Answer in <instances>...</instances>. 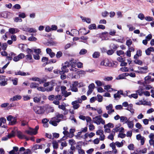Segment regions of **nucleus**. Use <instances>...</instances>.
I'll return each mask as SVG.
<instances>
[{"instance_id":"nucleus-20","label":"nucleus","mask_w":154,"mask_h":154,"mask_svg":"<svg viewBox=\"0 0 154 154\" xmlns=\"http://www.w3.org/2000/svg\"><path fill=\"white\" fill-rule=\"evenodd\" d=\"M7 79L4 78H2L1 79V82L0 85L2 86H5L7 84Z\"/></svg>"},{"instance_id":"nucleus-21","label":"nucleus","mask_w":154,"mask_h":154,"mask_svg":"<svg viewBox=\"0 0 154 154\" xmlns=\"http://www.w3.org/2000/svg\"><path fill=\"white\" fill-rule=\"evenodd\" d=\"M124 141L122 140L121 142L119 141H116L115 142V144L117 147H122L124 144Z\"/></svg>"},{"instance_id":"nucleus-57","label":"nucleus","mask_w":154,"mask_h":154,"mask_svg":"<svg viewBox=\"0 0 154 154\" xmlns=\"http://www.w3.org/2000/svg\"><path fill=\"white\" fill-rule=\"evenodd\" d=\"M138 17L141 20H143L144 18H145L143 14L142 13L139 14L138 16Z\"/></svg>"},{"instance_id":"nucleus-25","label":"nucleus","mask_w":154,"mask_h":154,"mask_svg":"<svg viewBox=\"0 0 154 154\" xmlns=\"http://www.w3.org/2000/svg\"><path fill=\"white\" fill-rule=\"evenodd\" d=\"M39 86V84L35 82H32L30 84V87L31 88H37Z\"/></svg>"},{"instance_id":"nucleus-45","label":"nucleus","mask_w":154,"mask_h":154,"mask_svg":"<svg viewBox=\"0 0 154 154\" xmlns=\"http://www.w3.org/2000/svg\"><path fill=\"white\" fill-rule=\"evenodd\" d=\"M128 147L129 150H133L134 149V145L133 144H130L128 146Z\"/></svg>"},{"instance_id":"nucleus-64","label":"nucleus","mask_w":154,"mask_h":154,"mask_svg":"<svg viewBox=\"0 0 154 154\" xmlns=\"http://www.w3.org/2000/svg\"><path fill=\"white\" fill-rule=\"evenodd\" d=\"M89 130H90L91 131H93L95 127L92 124H91L89 125Z\"/></svg>"},{"instance_id":"nucleus-42","label":"nucleus","mask_w":154,"mask_h":154,"mask_svg":"<svg viewBox=\"0 0 154 154\" xmlns=\"http://www.w3.org/2000/svg\"><path fill=\"white\" fill-rule=\"evenodd\" d=\"M128 68L126 67H122L120 69V70L122 72H128L129 71Z\"/></svg>"},{"instance_id":"nucleus-28","label":"nucleus","mask_w":154,"mask_h":154,"mask_svg":"<svg viewBox=\"0 0 154 154\" xmlns=\"http://www.w3.org/2000/svg\"><path fill=\"white\" fill-rule=\"evenodd\" d=\"M43 146H44V145H39L38 144H36L34 146V148L35 149H42Z\"/></svg>"},{"instance_id":"nucleus-17","label":"nucleus","mask_w":154,"mask_h":154,"mask_svg":"<svg viewBox=\"0 0 154 154\" xmlns=\"http://www.w3.org/2000/svg\"><path fill=\"white\" fill-rule=\"evenodd\" d=\"M19 31V30L17 28H10L9 29V32L12 34L17 33Z\"/></svg>"},{"instance_id":"nucleus-61","label":"nucleus","mask_w":154,"mask_h":154,"mask_svg":"<svg viewBox=\"0 0 154 154\" xmlns=\"http://www.w3.org/2000/svg\"><path fill=\"white\" fill-rule=\"evenodd\" d=\"M62 53L61 52L59 51L57 53V54H56V57L57 58H60L61 56H62Z\"/></svg>"},{"instance_id":"nucleus-40","label":"nucleus","mask_w":154,"mask_h":154,"mask_svg":"<svg viewBox=\"0 0 154 154\" xmlns=\"http://www.w3.org/2000/svg\"><path fill=\"white\" fill-rule=\"evenodd\" d=\"M95 83L98 86H101L103 84L102 82L98 80H96L95 82Z\"/></svg>"},{"instance_id":"nucleus-55","label":"nucleus","mask_w":154,"mask_h":154,"mask_svg":"<svg viewBox=\"0 0 154 154\" xmlns=\"http://www.w3.org/2000/svg\"><path fill=\"white\" fill-rule=\"evenodd\" d=\"M135 127L136 128L139 129H140L142 128V125L139 122H137L136 124Z\"/></svg>"},{"instance_id":"nucleus-27","label":"nucleus","mask_w":154,"mask_h":154,"mask_svg":"<svg viewBox=\"0 0 154 154\" xmlns=\"http://www.w3.org/2000/svg\"><path fill=\"white\" fill-rule=\"evenodd\" d=\"M96 134L99 136V137L102 135H104L103 131L102 130H98L96 132Z\"/></svg>"},{"instance_id":"nucleus-39","label":"nucleus","mask_w":154,"mask_h":154,"mask_svg":"<svg viewBox=\"0 0 154 154\" xmlns=\"http://www.w3.org/2000/svg\"><path fill=\"white\" fill-rule=\"evenodd\" d=\"M15 132L13 131H12L11 133L9 134L8 135V136L9 137V138H11L12 137H14L15 136Z\"/></svg>"},{"instance_id":"nucleus-5","label":"nucleus","mask_w":154,"mask_h":154,"mask_svg":"<svg viewBox=\"0 0 154 154\" xmlns=\"http://www.w3.org/2000/svg\"><path fill=\"white\" fill-rule=\"evenodd\" d=\"M37 89L38 90L42 92H45L46 91H52L53 89V86H51L45 88L42 87L38 86Z\"/></svg>"},{"instance_id":"nucleus-1","label":"nucleus","mask_w":154,"mask_h":154,"mask_svg":"<svg viewBox=\"0 0 154 154\" xmlns=\"http://www.w3.org/2000/svg\"><path fill=\"white\" fill-rule=\"evenodd\" d=\"M93 122L97 125H99L101 123L103 125L105 124V120L101 118L100 116H97L93 118Z\"/></svg>"},{"instance_id":"nucleus-48","label":"nucleus","mask_w":154,"mask_h":154,"mask_svg":"<svg viewBox=\"0 0 154 154\" xmlns=\"http://www.w3.org/2000/svg\"><path fill=\"white\" fill-rule=\"evenodd\" d=\"M21 125L24 126L27 125L28 122L24 120H21Z\"/></svg>"},{"instance_id":"nucleus-4","label":"nucleus","mask_w":154,"mask_h":154,"mask_svg":"<svg viewBox=\"0 0 154 154\" xmlns=\"http://www.w3.org/2000/svg\"><path fill=\"white\" fill-rule=\"evenodd\" d=\"M34 110L36 113L39 114H43L45 112L44 108L41 106H35L34 107Z\"/></svg>"},{"instance_id":"nucleus-38","label":"nucleus","mask_w":154,"mask_h":154,"mask_svg":"<svg viewBox=\"0 0 154 154\" xmlns=\"http://www.w3.org/2000/svg\"><path fill=\"white\" fill-rule=\"evenodd\" d=\"M104 128H105L104 131L105 132L110 133L111 132L110 128L104 125Z\"/></svg>"},{"instance_id":"nucleus-8","label":"nucleus","mask_w":154,"mask_h":154,"mask_svg":"<svg viewBox=\"0 0 154 154\" xmlns=\"http://www.w3.org/2000/svg\"><path fill=\"white\" fill-rule=\"evenodd\" d=\"M106 109L108 110L107 113L110 115L114 112V110L112 109L113 106L112 104H110L109 105L106 106Z\"/></svg>"},{"instance_id":"nucleus-23","label":"nucleus","mask_w":154,"mask_h":154,"mask_svg":"<svg viewBox=\"0 0 154 154\" xmlns=\"http://www.w3.org/2000/svg\"><path fill=\"white\" fill-rule=\"evenodd\" d=\"M66 67H64V66L63 65V66L61 68V72L62 74H63L65 72H68L69 70Z\"/></svg>"},{"instance_id":"nucleus-51","label":"nucleus","mask_w":154,"mask_h":154,"mask_svg":"<svg viewBox=\"0 0 154 154\" xmlns=\"http://www.w3.org/2000/svg\"><path fill=\"white\" fill-rule=\"evenodd\" d=\"M70 65L72 67H74L75 66L76 62L75 61L71 60L70 61Z\"/></svg>"},{"instance_id":"nucleus-35","label":"nucleus","mask_w":154,"mask_h":154,"mask_svg":"<svg viewBox=\"0 0 154 154\" xmlns=\"http://www.w3.org/2000/svg\"><path fill=\"white\" fill-rule=\"evenodd\" d=\"M69 144L71 146H73L75 144V141L73 139H71L68 140Z\"/></svg>"},{"instance_id":"nucleus-10","label":"nucleus","mask_w":154,"mask_h":154,"mask_svg":"<svg viewBox=\"0 0 154 154\" xmlns=\"http://www.w3.org/2000/svg\"><path fill=\"white\" fill-rule=\"evenodd\" d=\"M17 137L20 139H23V138H25L27 140H29V139L27 137L24 135L22 132L20 131H18L17 134Z\"/></svg>"},{"instance_id":"nucleus-34","label":"nucleus","mask_w":154,"mask_h":154,"mask_svg":"<svg viewBox=\"0 0 154 154\" xmlns=\"http://www.w3.org/2000/svg\"><path fill=\"white\" fill-rule=\"evenodd\" d=\"M149 137L150 139L149 142L154 140V133H151L149 136Z\"/></svg>"},{"instance_id":"nucleus-22","label":"nucleus","mask_w":154,"mask_h":154,"mask_svg":"<svg viewBox=\"0 0 154 154\" xmlns=\"http://www.w3.org/2000/svg\"><path fill=\"white\" fill-rule=\"evenodd\" d=\"M83 22H86L88 23H90L91 22V20L90 19L88 18H86L85 17L81 16L80 17Z\"/></svg>"},{"instance_id":"nucleus-63","label":"nucleus","mask_w":154,"mask_h":154,"mask_svg":"<svg viewBox=\"0 0 154 154\" xmlns=\"http://www.w3.org/2000/svg\"><path fill=\"white\" fill-rule=\"evenodd\" d=\"M120 127H116L114 128L112 130V131L114 133L119 131Z\"/></svg>"},{"instance_id":"nucleus-46","label":"nucleus","mask_w":154,"mask_h":154,"mask_svg":"<svg viewBox=\"0 0 154 154\" xmlns=\"http://www.w3.org/2000/svg\"><path fill=\"white\" fill-rule=\"evenodd\" d=\"M13 8H15L17 9H19L21 8L20 5L18 4H16L14 5L12 7Z\"/></svg>"},{"instance_id":"nucleus-3","label":"nucleus","mask_w":154,"mask_h":154,"mask_svg":"<svg viewBox=\"0 0 154 154\" xmlns=\"http://www.w3.org/2000/svg\"><path fill=\"white\" fill-rule=\"evenodd\" d=\"M7 120L9 122V124L11 125H13L17 122V119L11 115L9 116L7 118Z\"/></svg>"},{"instance_id":"nucleus-36","label":"nucleus","mask_w":154,"mask_h":154,"mask_svg":"<svg viewBox=\"0 0 154 154\" xmlns=\"http://www.w3.org/2000/svg\"><path fill=\"white\" fill-rule=\"evenodd\" d=\"M100 56V53L98 52H95L92 55L93 57L94 58H97L98 57Z\"/></svg>"},{"instance_id":"nucleus-18","label":"nucleus","mask_w":154,"mask_h":154,"mask_svg":"<svg viewBox=\"0 0 154 154\" xmlns=\"http://www.w3.org/2000/svg\"><path fill=\"white\" fill-rule=\"evenodd\" d=\"M22 98L21 96L20 95H16L13 97V98H11L10 99L11 101H15L18 100H20Z\"/></svg>"},{"instance_id":"nucleus-37","label":"nucleus","mask_w":154,"mask_h":154,"mask_svg":"<svg viewBox=\"0 0 154 154\" xmlns=\"http://www.w3.org/2000/svg\"><path fill=\"white\" fill-rule=\"evenodd\" d=\"M149 120L146 119H143L142 120L143 124L145 125H146L149 124Z\"/></svg>"},{"instance_id":"nucleus-44","label":"nucleus","mask_w":154,"mask_h":154,"mask_svg":"<svg viewBox=\"0 0 154 154\" xmlns=\"http://www.w3.org/2000/svg\"><path fill=\"white\" fill-rule=\"evenodd\" d=\"M95 87V85L94 83H92L90 84L88 86V89H90L93 90Z\"/></svg>"},{"instance_id":"nucleus-54","label":"nucleus","mask_w":154,"mask_h":154,"mask_svg":"<svg viewBox=\"0 0 154 154\" xmlns=\"http://www.w3.org/2000/svg\"><path fill=\"white\" fill-rule=\"evenodd\" d=\"M87 50H85V49H82L79 52V54L80 55L84 54H85L87 53Z\"/></svg>"},{"instance_id":"nucleus-19","label":"nucleus","mask_w":154,"mask_h":154,"mask_svg":"<svg viewBox=\"0 0 154 154\" xmlns=\"http://www.w3.org/2000/svg\"><path fill=\"white\" fill-rule=\"evenodd\" d=\"M132 106L133 105L132 104H130L128 106L126 109L130 111L131 114H133L134 113V110Z\"/></svg>"},{"instance_id":"nucleus-43","label":"nucleus","mask_w":154,"mask_h":154,"mask_svg":"<svg viewBox=\"0 0 154 154\" xmlns=\"http://www.w3.org/2000/svg\"><path fill=\"white\" fill-rule=\"evenodd\" d=\"M116 54L120 56L121 55L124 54V52L122 50H118L116 51Z\"/></svg>"},{"instance_id":"nucleus-56","label":"nucleus","mask_w":154,"mask_h":154,"mask_svg":"<svg viewBox=\"0 0 154 154\" xmlns=\"http://www.w3.org/2000/svg\"><path fill=\"white\" fill-rule=\"evenodd\" d=\"M116 33V31L115 30L111 29L110 30V32H109V34L110 35H111L112 36H114V35H115Z\"/></svg>"},{"instance_id":"nucleus-24","label":"nucleus","mask_w":154,"mask_h":154,"mask_svg":"<svg viewBox=\"0 0 154 154\" xmlns=\"http://www.w3.org/2000/svg\"><path fill=\"white\" fill-rule=\"evenodd\" d=\"M53 146L54 149H56L58 147V145L57 142L56 141H53L52 142Z\"/></svg>"},{"instance_id":"nucleus-60","label":"nucleus","mask_w":154,"mask_h":154,"mask_svg":"<svg viewBox=\"0 0 154 154\" xmlns=\"http://www.w3.org/2000/svg\"><path fill=\"white\" fill-rule=\"evenodd\" d=\"M129 97L130 98L132 97L136 99L138 97V95L137 94H131V95H129Z\"/></svg>"},{"instance_id":"nucleus-2","label":"nucleus","mask_w":154,"mask_h":154,"mask_svg":"<svg viewBox=\"0 0 154 154\" xmlns=\"http://www.w3.org/2000/svg\"><path fill=\"white\" fill-rule=\"evenodd\" d=\"M27 54L26 55V60L29 62H33L32 55L33 54V51L29 48H27L26 50Z\"/></svg>"},{"instance_id":"nucleus-11","label":"nucleus","mask_w":154,"mask_h":154,"mask_svg":"<svg viewBox=\"0 0 154 154\" xmlns=\"http://www.w3.org/2000/svg\"><path fill=\"white\" fill-rule=\"evenodd\" d=\"M82 146L80 145H77L76 148L78 150L79 154H85L84 150L82 148Z\"/></svg>"},{"instance_id":"nucleus-6","label":"nucleus","mask_w":154,"mask_h":154,"mask_svg":"<svg viewBox=\"0 0 154 154\" xmlns=\"http://www.w3.org/2000/svg\"><path fill=\"white\" fill-rule=\"evenodd\" d=\"M82 102L81 100H77L73 101L72 102V104L73 106V107L74 109H78L80 106V105L78 104L79 103H81Z\"/></svg>"},{"instance_id":"nucleus-31","label":"nucleus","mask_w":154,"mask_h":154,"mask_svg":"<svg viewBox=\"0 0 154 154\" xmlns=\"http://www.w3.org/2000/svg\"><path fill=\"white\" fill-rule=\"evenodd\" d=\"M7 12H3L0 14V17H2L5 18H7Z\"/></svg>"},{"instance_id":"nucleus-26","label":"nucleus","mask_w":154,"mask_h":154,"mask_svg":"<svg viewBox=\"0 0 154 154\" xmlns=\"http://www.w3.org/2000/svg\"><path fill=\"white\" fill-rule=\"evenodd\" d=\"M105 60V64L106 66H111L112 64L111 62L108 59H106Z\"/></svg>"},{"instance_id":"nucleus-29","label":"nucleus","mask_w":154,"mask_h":154,"mask_svg":"<svg viewBox=\"0 0 154 154\" xmlns=\"http://www.w3.org/2000/svg\"><path fill=\"white\" fill-rule=\"evenodd\" d=\"M97 97V98H96V100H97L99 102H101L102 101L103 98L102 96L100 94H97L96 98Z\"/></svg>"},{"instance_id":"nucleus-41","label":"nucleus","mask_w":154,"mask_h":154,"mask_svg":"<svg viewBox=\"0 0 154 154\" xmlns=\"http://www.w3.org/2000/svg\"><path fill=\"white\" fill-rule=\"evenodd\" d=\"M145 19L147 21H150L154 20L153 18L152 17L150 16H147L145 17Z\"/></svg>"},{"instance_id":"nucleus-49","label":"nucleus","mask_w":154,"mask_h":154,"mask_svg":"<svg viewBox=\"0 0 154 154\" xmlns=\"http://www.w3.org/2000/svg\"><path fill=\"white\" fill-rule=\"evenodd\" d=\"M136 92L138 93L140 96L142 95L143 93V90L141 88L137 90Z\"/></svg>"},{"instance_id":"nucleus-12","label":"nucleus","mask_w":154,"mask_h":154,"mask_svg":"<svg viewBox=\"0 0 154 154\" xmlns=\"http://www.w3.org/2000/svg\"><path fill=\"white\" fill-rule=\"evenodd\" d=\"M120 95H124L122 91H118L117 93L114 94V97L116 99H117L118 98L119 99L121 97Z\"/></svg>"},{"instance_id":"nucleus-47","label":"nucleus","mask_w":154,"mask_h":154,"mask_svg":"<svg viewBox=\"0 0 154 154\" xmlns=\"http://www.w3.org/2000/svg\"><path fill=\"white\" fill-rule=\"evenodd\" d=\"M19 17L22 18H24L26 17L25 14L23 12L20 13L19 14Z\"/></svg>"},{"instance_id":"nucleus-9","label":"nucleus","mask_w":154,"mask_h":154,"mask_svg":"<svg viewBox=\"0 0 154 154\" xmlns=\"http://www.w3.org/2000/svg\"><path fill=\"white\" fill-rule=\"evenodd\" d=\"M78 82H75L73 84L72 86H70L71 90L72 91L74 92H77L78 91V89L77 88Z\"/></svg>"},{"instance_id":"nucleus-32","label":"nucleus","mask_w":154,"mask_h":154,"mask_svg":"<svg viewBox=\"0 0 154 154\" xmlns=\"http://www.w3.org/2000/svg\"><path fill=\"white\" fill-rule=\"evenodd\" d=\"M46 111L49 112H53L54 111V108L50 106H48L47 108Z\"/></svg>"},{"instance_id":"nucleus-30","label":"nucleus","mask_w":154,"mask_h":154,"mask_svg":"<svg viewBox=\"0 0 154 154\" xmlns=\"http://www.w3.org/2000/svg\"><path fill=\"white\" fill-rule=\"evenodd\" d=\"M41 98L39 97H35L33 98L34 101L36 103H38L40 100Z\"/></svg>"},{"instance_id":"nucleus-59","label":"nucleus","mask_w":154,"mask_h":154,"mask_svg":"<svg viewBox=\"0 0 154 154\" xmlns=\"http://www.w3.org/2000/svg\"><path fill=\"white\" fill-rule=\"evenodd\" d=\"M134 62L136 64L139 65H141L143 63L142 61L139 60H134Z\"/></svg>"},{"instance_id":"nucleus-58","label":"nucleus","mask_w":154,"mask_h":154,"mask_svg":"<svg viewBox=\"0 0 154 154\" xmlns=\"http://www.w3.org/2000/svg\"><path fill=\"white\" fill-rule=\"evenodd\" d=\"M96 28V26L95 24H91L89 26V28L90 29H94Z\"/></svg>"},{"instance_id":"nucleus-14","label":"nucleus","mask_w":154,"mask_h":154,"mask_svg":"<svg viewBox=\"0 0 154 154\" xmlns=\"http://www.w3.org/2000/svg\"><path fill=\"white\" fill-rule=\"evenodd\" d=\"M126 124H127L128 128L132 129L134 128V123L133 121H130L129 119H128Z\"/></svg>"},{"instance_id":"nucleus-33","label":"nucleus","mask_w":154,"mask_h":154,"mask_svg":"<svg viewBox=\"0 0 154 154\" xmlns=\"http://www.w3.org/2000/svg\"><path fill=\"white\" fill-rule=\"evenodd\" d=\"M63 133L67 137H71L73 136V135H70L69 132L66 131H64L63 132Z\"/></svg>"},{"instance_id":"nucleus-15","label":"nucleus","mask_w":154,"mask_h":154,"mask_svg":"<svg viewBox=\"0 0 154 154\" xmlns=\"http://www.w3.org/2000/svg\"><path fill=\"white\" fill-rule=\"evenodd\" d=\"M15 75H20L21 76H26L29 75V73L28 72H25L21 71H19L15 72Z\"/></svg>"},{"instance_id":"nucleus-16","label":"nucleus","mask_w":154,"mask_h":154,"mask_svg":"<svg viewBox=\"0 0 154 154\" xmlns=\"http://www.w3.org/2000/svg\"><path fill=\"white\" fill-rule=\"evenodd\" d=\"M129 119L125 116H120V122L123 123V124H126Z\"/></svg>"},{"instance_id":"nucleus-13","label":"nucleus","mask_w":154,"mask_h":154,"mask_svg":"<svg viewBox=\"0 0 154 154\" xmlns=\"http://www.w3.org/2000/svg\"><path fill=\"white\" fill-rule=\"evenodd\" d=\"M26 132L28 134L30 135H35L36 134V131L33 129L30 128L29 130H26Z\"/></svg>"},{"instance_id":"nucleus-53","label":"nucleus","mask_w":154,"mask_h":154,"mask_svg":"<svg viewBox=\"0 0 154 154\" xmlns=\"http://www.w3.org/2000/svg\"><path fill=\"white\" fill-rule=\"evenodd\" d=\"M125 78V76L123 74L119 75L118 76L117 78V79H123Z\"/></svg>"},{"instance_id":"nucleus-52","label":"nucleus","mask_w":154,"mask_h":154,"mask_svg":"<svg viewBox=\"0 0 154 154\" xmlns=\"http://www.w3.org/2000/svg\"><path fill=\"white\" fill-rule=\"evenodd\" d=\"M58 108L63 110H64L66 109V106L65 105L63 104L59 105L58 106Z\"/></svg>"},{"instance_id":"nucleus-50","label":"nucleus","mask_w":154,"mask_h":154,"mask_svg":"<svg viewBox=\"0 0 154 154\" xmlns=\"http://www.w3.org/2000/svg\"><path fill=\"white\" fill-rule=\"evenodd\" d=\"M132 41L131 39L128 40L126 42V45L129 47L131 45Z\"/></svg>"},{"instance_id":"nucleus-7","label":"nucleus","mask_w":154,"mask_h":154,"mask_svg":"<svg viewBox=\"0 0 154 154\" xmlns=\"http://www.w3.org/2000/svg\"><path fill=\"white\" fill-rule=\"evenodd\" d=\"M60 121V119H56L55 117H54L51 119L49 121V123L54 126H56L57 125V123H58Z\"/></svg>"},{"instance_id":"nucleus-62","label":"nucleus","mask_w":154,"mask_h":154,"mask_svg":"<svg viewBox=\"0 0 154 154\" xmlns=\"http://www.w3.org/2000/svg\"><path fill=\"white\" fill-rule=\"evenodd\" d=\"M126 136V135L125 134L120 133L119 134L118 137L122 138H123L125 137Z\"/></svg>"}]
</instances>
